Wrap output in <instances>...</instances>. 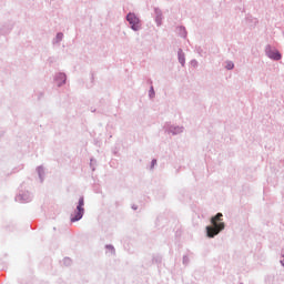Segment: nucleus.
I'll use <instances>...</instances> for the list:
<instances>
[{"label":"nucleus","mask_w":284,"mask_h":284,"mask_svg":"<svg viewBox=\"0 0 284 284\" xmlns=\"http://www.w3.org/2000/svg\"><path fill=\"white\" fill-rule=\"evenodd\" d=\"M223 216V213H217L215 216L211 217L212 226H206V236L209 239H214V236H219L223 230H225V223L220 222L216 223V221H221Z\"/></svg>","instance_id":"nucleus-1"},{"label":"nucleus","mask_w":284,"mask_h":284,"mask_svg":"<svg viewBox=\"0 0 284 284\" xmlns=\"http://www.w3.org/2000/svg\"><path fill=\"white\" fill-rule=\"evenodd\" d=\"M83 205H85V197L80 196L77 209L70 216L71 223H77L78 221H81V219H83V215L85 214V209L83 207Z\"/></svg>","instance_id":"nucleus-2"},{"label":"nucleus","mask_w":284,"mask_h":284,"mask_svg":"<svg viewBox=\"0 0 284 284\" xmlns=\"http://www.w3.org/2000/svg\"><path fill=\"white\" fill-rule=\"evenodd\" d=\"M126 21L130 24L131 30L133 32H139L143 28V24L141 23V19L136 17V13L134 12H129L126 14Z\"/></svg>","instance_id":"nucleus-3"},{"label":"nucleus","mask_w":284,"mask_h":284,"mask_svg":"<svg viewBox=\"0 0 284 284\" xmlns=\"http://www.w3.org/2000/svg\"><path fill=\"white\" fill-rule=\"evenodd\" d=\"M264 52L267 59H271L272 61H281V59H283L281 51H278L276 47H272V44H266Z\"/></svg>","instance_id":"nucleus-4"},{"label":"nucleus","mask_w":284,"mask_h":284,"mask_svg":"<svg viewBox=\"0 0 284 284\" xmlns=\"http://www.w3.org/2000/svg\"><path fill=\"white\" fill-rule=\"evenodd\" d=\"M16 201H18V203H30V201H32V194L24 191L16 196Z\"/></svg>","instance_id":"nucleus-5"},{"label":"nucleus","mask_w":284,"mask_h":284,"mask_svg":"<svg viewBox=\"0 0 284 284\" xmlns=\"http://www.w3.org/2000/svg\"><path fill=\"white\" fill-rule=\"evenodd\" d=\"M53 81H55L58 88H61L62 85H65V81H68V75L63 72H59L54 75Z\"/></svg>","instance_id":"nucleus-6"},{"label":"nucleus","mask_w":284,"mask_h":284,"mask_svg":"<svg viewBox=\"0 0 284 284\" xmlns=\"http://www.w3.org/2000/svg\"><path fill=\"white\" fill-rule=\"evenodd\" d=\"M185 130L184 126L180 125H170L166 130L169 134H172L173 136H176V134H183V131Z\"/></svg>","instance_id":"nucleus-7"},{"label":"nucleus","mask_w":284,"mask_h":284,"mask_svg":"<svg viewBox=\"0 0 284 284\" xmlns=\"http://www.w3.org/2000/svg\"><path fill=\"white\" fill-rule=\"evenodd\" d=\"M154 13H155V23L159 27L162 24V21H163V11H161V9H159V7H155Z\"/></svg>","instance_id":"nucleus-8"},{"label":"nucleus","mask_w":284,"mask_h":284,"mask_svg":"<svg viewBox=\"0 0 284 284\" xmlns=\"http://www.w3.org/2000/svg\"><path fill=\"white\" fill-rule=\"evenodd\" d=\"M178 61L182 68H185V53L183 52V49L178 50Z\"/></svg>","instance_id":"nucleus-9"},{"label":"nucleus","mask_w":284,"mask_h":284,"mask_svg":"<svg viewBox=\"0 0 284 284\" xmlns=\"http://www.w3.org/2000/svg\"><path fill=\"white\" fill-rule=\"evenodd\" d=\"M37 173L40 179V183H43V181H45V169H43V165H39L37 168Z\"/></svg>","instance_id":"nucleus-10"},{"label":"nucleus","mask_w":284,"mask_h":284,"mask_svg":"<svg viewBox=\"0 0 284 284\" xmlns=\"http://www.w3.org/2000/svg\"><path fill=\"white\" fill-rule=\"evenodd\" d=\"M274 281H275V276L274 275H266L264 277V283L265 284H274Z\"/></svg>","instance_id":"nucleus-11"},{"label":"nucleus","mask_w":284,"mask_h":284,"mask_svg":"<svg viewBox=\"0 0 284 284\" xmlns=\"http://www.w3.org/2000/svg\"><path fill=\"white\" fill-rule=\"evenodd\" d=\"M178 30L182 39H185L187 37V31L185 30V27H179Z\"/></svg>","instance_id":"nucleus-12"},{"label":"nucleus","mask_w":284,"mask_h":284,"mask_svg":"<svg viewBox=\"0 0 284 284\" xmlns=\"http://www.w3.org/2000/svg\"><path fill=\"white\" fill-rule=\"evenodd\" d=\"M63 41V32H58L55 36V39L53 40V43H60Z\"/></svg>","instance_id":"nucleus-13"},{"label":"nucleus","mask_w":284,"mask_h":284,"mask_svg":"<svg viewBox=\"0 0 284 284\" xmlns=\"http://www.w3.org/2000/svg\"><path fill=\"white\" fill-rule=\"evenodd\" d=\"M156 97V92L154 91V87L151 85L149 90V99H154Z\"/></svg>","instance_id":"nucleus-14"},{"label":"nucleus","mask_w":284,"mask_h":284,"mask_svg":"<svg viewBox=\"0 0 284 284\" xmlns=\"http://www.w3.org/2000/svg\"><path fill=\"white\" fill-rule=\"evenodd\" d=\"M105 250H110L111 254H115V252H116V250L114 248V245H112V244H106Z\"/></svg>","instance_id":"nucleus-15"},{"label":"nucleus","mask_w":284,"mask_h":284,"mask_svg":"<svg viewBox=\"0 0 284 284\" xmlns=\"http://www.w3.org/2000/svg\"><path fill=\"white\" fill-rule=\"evenodd\" d=\"M225 69H226V70H234V62L227 61V62H226V65H225Z\"/></svg>","instance_id":"nucleus-16"},{"label":"nucleus","mask_w":284,"mask_h":284,"mask_svg":"<svg viewBox=\"0 0 284 284\" xmlns=\"http://www.w3.org/2000/svg\"><path fill=\"white\" fill-rule=\"evenodd\" d=\"M182 263L183 265H190V257L187 255H183Z\"/></svg>","instance_id":"nucleus-17"},{"label":"nucleus","mask_w":284,"mask_h":284,"mask_svg":"<svg viewBox=\"0 0 284 284\" xmlns=\"http://www.w3.org/2000/svg\"><path fill=\"white\" fill-rule=\"evenodd\" d=\"M94 165H97V160L91 159V160H90V168L92 169V172H94V170H97V169L94 168Z\"/></svg>","instance_id":"nucleus-18"},{"label":"nucleus","mask_w":284,"mask_h":284,"mask_svg":"<svg viewBox=\"0 0 284 284\" xmlns=\"http://www.w3.org/2000/svg\"><path fill=\"white\" fill-rule=\"evenodd\" d=\"M63 263L67 266L72 265V260L70 257H64Z\"/></svg>","instance_id":"nucleus-19"},{"label":"nucleus","mask_w":284,"mask_h":284,"mask_svg":"<svg viewBox=\"0 0 284 284\" xmlns=\"http://www.w3.org/2000/svg\"><path fill=\"white\" fill-rule=\"evenodd\" d=\"M161 261H163V257H161V255L153 257V263H161Z\"/></svg>","instance_id":"nucleus-20"},{"label":"nucleus","mask_w":284,"mask_h":284,"mask_svg":"<svg viewBox=\"0 0 284 284\" xmlns=\"http://www.w3.org/2000/svg\"><path fill=\"white\" fill-rule=\"evenodd\" d=\"M154 165H156V159H153L151 161V170H154Z\"/></svg>","instance_id":"nucleus-21"},{"label":"nucleus","mask_w":284,"mask_h":284,"mask_svg":"<svg viewBox=\"0 0 284 284\" xmlns=\"http://www.w3.org/2000/svg\"><path fill=\"white\" fill-rule=\"evenodd\" d=\"M283 260L280 261L282 267H284V254L282 255Z\"/></svg>","instance_id":"nucleus-22"},{"label":"nucleus","mask_w":284,"mask_h":284,"mask_svg":"<svg viewBox=\"0 0 284 284\" xmlns=\"http://www.w3.org/2000/svg\"><path fill=\"white\" fill-rule=\"evenodd\" d=\"M131 207L132 210H139V206L136 204H133Z\"/></svg>","instance_id":"nucleus-23"},{"label":"nucleus","mask_w":284,"mask_h":284,"mask_svg":"<svg viewBox=\"0 0 284 284\" xmlns=\"http://www.w3.org/2000/svg\"><path fill=\"white\" fill-rule=\"evenodd\" d=\"M91 81H94V73H91Z\"/></svg>","instance_id":"nucleus-24"},{"label":"nucleus","mask_w":284,"mask_h":284,"mask_svg":"<svg viewBox=\"0 0 284 284\" xmlns=\"http://www.w3.org/2000/svg\"><path fill=\"white\" fill-rule=\"evenodd\" d=\"M192 63L195 64V63H196V60H193Z\"/></svg>","instance_id":"nucleus-25"},{"label":"nucleus","mask_w":284,"mask_h":284,"mask_svg":"<svg viewBox=\"0 0 284 284\" xmlns=\"http://www.w3.org/2000/svg\"><path fill=\"white\" fill-rule=\"evenodd\" d=\"M192 63L195 64V63H196V60H193Z\"/></svg>","instance_id":"nucleus-26"},{"label":"nucleus","mask_w":284,"mask_h":284,"mask_svg":"<svg viewBox=\"0 0 284 284\" xmlns=\"http://www.w3.org/2000/svg\"><path fill=\"white\" fill-rule=\"evenodd\" d=\"M150 83H151V85H152V80H150Z\"/></svg>","instance_id":"nucleus-27"}]
</instances>
